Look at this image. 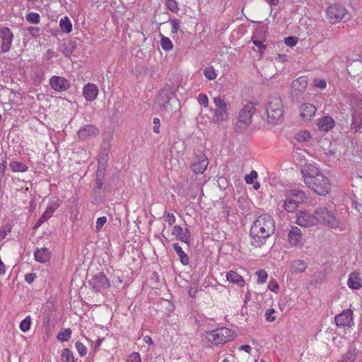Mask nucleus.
I'll use <instances>...</instances> for the list:
<instances>
[{"label": "nucleus", "instance_id": "nucleus-1", "mask_svg": "<svg viewBox=\"0 0 362 362\" xmlns=\"http://www.w3.org/2000/svg\"><path fill=\"white\" fill-rule=\"evenodd\" d=\"M300 173L305 186L315 194L326 196L331 192L329 179L316 165L305 163L302 166Z\"/></svg>", "mask_w": 362, "mask_h": 362}, {"label": "nucleus", "instance_id": "nucleus-2", "mask_svg": "<svg viewBox=\"0 0 362 362\" xmlns=\"http://www.w3.org/2000/svg\"><path fill=\"white\" fill-rule=\"evenodd\" d=\"M275 228V221L271 215L264 214L259 216L250 230V244L256 248L261 247L274 233Z\"/></svg>", "mask_w": 362, "mask_h": 362}, {"label": "nucleus", "instance_id": "nucleus-3", "mask_svg": "<svg viewBox=\"0 0 362 362\" xmlns=\"http://www.w3.org/2000/svg\"><path fill=\"white\" fill-rule=\"evenodd\" d=\"M307 197L303 190L287 189L283 192L281 198L276 199V211L294 213L300 205L306 202Z\"/></svg>", "mask_w": 362, "mask_h": 362}, {"label": "nucleus", "instance_id": "nucleus-4", "mask_svg": "<svg viewBox=\"0 0 362 362\" xmlns=\"http://www.w3.org/2000/svg\"><path fill=\"white\" fill-rule=\"evenodd\" d=\"M267 120L270 124H277L284 117L283 102L279 98H272L266 107Z\"/></svg>", "mask_w": 362, "mask_h": 362}, {"label": "nucleus", "instance_id": "nucleus-5", "mask_svg": "<svg viewBox=\"0 0 362 362\" xmlns=\"http://www.w3.org/2000/svg\"><path fill=\"white\" fill-rule=\"evenodd\" d=\"M255 110V103L252 102L247 103L240 111L236 122V127L242 130L248 127L252 122V116Z\"/></svg>", "mask_w": 362, "mask_h": 362}, {"label": "nucleus", "instance_id": "nucleus-6", "mask_svg": "<svg viewBox=\"0 0 362 362\" xmlns=\"http://www.w3.org/2000/svg\"><path fill=\"white\" fill-rule=\"evenodd\" d=\"M213 102L216 105L214 112V121L216 123L226 122L229 118L228 107L227 103L221 96H216L213 98Z\"/></svg>", "mask_w": 362, "mask_h": 362}, {"label": "nucleus", "instance_id": "nucleus-7", "mask_svg": "<svg viewBox=\"0 0 362 362\" xmlns=\"http://www.w3.org/2000/svg\"><path fill=\"white\" fill-rule=\"evenodd\" d=\"M108 150H105L103 152L98 156V167L96 171V182L95 187L102 189L103 186V181L105 177V170L108 161Z\"/></svg>", "mask_w": 362, "mask_h": 362}, {"label": "nucleus", "instance_id": "nucleus-8", "mask_svg": "<svg viewBox=\"0 0 362 362\" xmlns=\"http://www.w3.org/2000/svg\"><path fill=\"white\" fill-rule=\"evenodd\" d=\"M296 223L301 227L310 228L320 223V218L315 212L301 210L296 214Z\"/></svg>", "mask_w": 362, "mask_h": 362}, {"label": "nucleus", "instance_id": "nucleus-9", "mask_svg": "<svg viewBox=\"0 0 362 362\" xmlns=\"http://www.w3.org/2000/svg\"><path fill=\"white\" fill-rule=\"evenodd\" d=\"M346 13L345 7L339 4H331L326 9V18L331 23L341 21Z\"/></svg>", "mask_w": 362, "mask_h": 362}, {"label": "nucleus", "instance_id": "nucleus-10", "mask_svg": "<svg viewBox=\"0 0 362 362\" xmlns=\"http://www.w3.org/2000/svg\"><path fill=\"white\" fill-rule=\"evenodd\" d=\"M315 214L320 218V223L336 228L339 226L338 221L334 214L325 207H320L315 210Z\"/></svg>", "mask_w": 362, "mask_h": 362}, {"label": "nucleus", "instance_id": "nucleus-11", "mask_svg": "<svg viewBox=\"0 0 362 362\" xmlns=\"http://www.w3.org/2000/svg\"><path fill=\"white\" fill-rule=\"evenodd\" d=\"M334 322L338 327H351L354 325L353 311L351 309L343 310L334 317Z\"/></svg>", "mask_w": 362, "mask_h": 362}, {"label": "nucleus", "instance_id": "nucleus-12", "mask_svg": "<svg viewBox=\"0 0 362 362\" xmlns=\"http://www.w3.org/2000/svg\"><path fill=\"white\" fill-rule=\"evenodd\" d=\"M209 165V159L204 153L196 155L191 165V169L195 174H203Z\"/></svg>", "mask_w": 362, "mask_h": 362}, {"label": "nucleus", "instance_id": "nucleus-13", "mask_svg": "<svg viewBox=\"0 0 362 362\" xmlns=\"http://www.w3.org/2000/svg\"><path fill=\"white\" fill-rule=\"evenodd\" d=\"M303 233L301 230L295 226H291L288 231L287 241L290 247H296L301 243Z\"/></svg>", "mask_w": 362, "mask_h": 362}, {"label": "nucleus", "instance_id": "nucleus-14", "mask_svg": "<svg viewBox=\"0 0 362 362\" xmlns=\"http://www.w3.org/2000/svg\"><path fill=\"white\" fill-rule=\"evenodd\" d=\"M0 37L2 40L1 52H7L11 49L13 35L11 30L5 27L0 29Z\"/></svg>", "mask_w": 362, "mask_h": 362}, {"label": "nucleus", "instance_id": "nucleus-15", "mask_svg": "<svg viewBox=\"0 0 362 362\" xmlns=\"http://www.w3.org/2000/svg\"><path fill=\"white\" fill-rule=\"evenodd\" d=\"M51 87L56 91H65L69 88V82L62 76H53L49 79Z\"/></svg>", "mask_w": 362, "mask_h": 362}, {"label": "nucleus", "instance_id": "nucleus-16", "mask_svg": "<svg viewBox=\"0 0 362 362\" xmlns=\"http://www.w3.org/2000/svg\"><path fill=\"white\" fill-rule=\"evenodd\" d=\"M210 333L214 339H234L236 337L233 329L224 327L213 330Z\"/></svg>", "mask_w": 362, "mask_h": 362}, {"label": "nucleus", "instance_id": "nucleus-17", "mask_svg": "<svg viewBox=\"0 0 362 362\" xmlns=\"http://www.w3.org/2000/svg\"><path fill=\"white\" fill-rule=\"evenodd\" d=\"M316 107L310 103H303L299 107V114L302 119L310 120L315 115Z\"/></svg>", "mask_w": 362, "mask_h": 362}, {"label": "nucleus", "instance_id": "nucleus-18", "mask_svg": "<svg viewBox=\"0 0 362 362\" xmlns=\"http://www.w3.org/2000/svg\"><path fill=\"white\" fill-rule=\"evenodd\" d=\"M308 86V77L302 76L294 80L291 83V90L298 95L303 93Z\"/></svg>", "mask_w": 362, "mask_h": 362}, {"label": "nucleus", "instance_id": "nucleus-19", "mask_svg": "<svg viewBox=\"0 0 362 362\" xmlns=\"http://www.w3.org/2000/svg\"><path fill=\"white\" fill-rule=\"evenodd\" d=\"M348 286L354 290H358L362 287V279L361 274L358 272L354 271L349 274L348 281Z\"/></svg>", "mask_w": 362, "mask_h": 362}, {"label": "nucleus", "instance_id": "nucleus-20", "mask_svg": "<svg viewBox=\"0 0 362 362\" xmlns=\"http://www.w3.org/2000/svg\"><path fill=\"white\" fill-rule=\"evenodd\" d=\"M335 122L331 116H325L319 119L317 126L319 129L325 133H327L334 126Z\"/></svg>", "mask_w": 362, "mask_h": 362}, {"label": "nucleus", "instance_id": "nucleus-21", "mask_svg": "<svg viewBox=\"0 0 362 362\" xmlns=\"http://www.w3.org/2000/svg\"><path fill=\"white\" fill-rule=\"evenodd\" d=\"M226 279L232 284L236 285L239 287H244L245 281L244 278L238 274L235 271L230 270L226 273Z\"/></svg>", "mask_w": 362, "mask_h": 362}, {"label": "nucleus", "instance_id": "nucleus-22", "mask_svg": "<svg viewBox=\"0 0 362 362\" xmlns=\"http://www.w3.org/2000/svg\"><path fill=\"white\" fill-rule=\"evenodd\" d=\"M92 286L93 288L99 290L100 288H108L110 286V282L105 274L100 272L92 279Z\"/></svg>", "mask_w": 362, "mask_h": 362}, {"label": "nucleus", "instance_id": "nucleus-23", "mask_svg": "<svg viewBox=\"0 0 362 362\" xmlns=\"http://www.w3.org/2000/svg\"><path fill=\"white\" fill-rule=\"evenodd\" d=\"M35 259L40 263H47L50 259V252L46 247L37 248L34 253Z\"/></svg>", "mask_w": 362, "mask_h": 362}, {"label": "nucleus", "instance_id": "nucleus-24", "mask_svg": "<svg viewBox=\"0 0 362 362\" xmlns=\"http://www.w3.org/2000/svg\"><path fill=\"white\" fill-rule=\"evenodd\" d=\"M172 235L175 237L176 239L180 240L185 243H187L189 241V235L187 229L184 232L182 228L178 225H175L173 226L172 231Z\"/></svg>", "mask_w": 362, "mask_h": 362}, {"label": "nucleus", "instance_id": "nucleus-25", "mask_svg": "<svg viewBox=\"0 0 362 362\" xmlns=\"http://www.w3.org/2000/svg\"><path fill=\"white\" fill-rule=\"evenodd\" d=\"M173 246L177 255L179 256L181 263L183 265H187L189 264L187 255L182 250V247L177 243H174Z\"/></svg>", "mask_w": 362, "mask_h": 362}, {"label": "nucleus", "instance_id": "nucleus-26", "mask_svg": "<svg viewBox=\"0 0 362 362\" xmlns=\"http://www.w3.org/2000/svg\"><path fill=\"white\" fill-rule=\"evenodd\" d=\"M294 138L299 143L307 142L310 139L311 135L308 130L301 129L296 133Z\"/></svg>", "mask_w": 362, "mask_h": 362}, {"label": "nucleus", "instance_id": "nucleus-27", "mask_svg": "<svg viewBox=\"0 0 362 362\" xmlns=\"http://www.w3.org/2000/svg\"><path fill=\"white\" fill-rule=\"evenodd\" d=\"M59 27L62 31L66 33H69L72 30V24L67 16H64L61 18L59 21Z\"/></svg>", "mask_w": 362, "mask_h": 362}, {"label": "nucleus", "instance_id": "nucleus-28", "mask_svg": "<svg viewBox=\"0 0 362 362\" xmlns=\"http://www.w3.org/2000/svg\"><path fill=\"white\" fill-rule=\"evenodd\" d=\"M10 168L13 172L23 173L28 170V166L21 162L13 161L10 163Z\"/></svg>", "mask_w": 362, "mask_h": 362}, {"label": "nucleus", "instance_id": "nucleus-29", "mask_svg": "<svg viewBox=\"0 0 362 362\" xmlns=\"http://www.w3.org/2000/svg\"><path fill=\"white\" fill-rule=\"evenodd\" d=\"M291 266L295 272H303L307 267V264L305 261L298 259L292 262Z\"/></svg>", "mask_w": 362, "mask_h": 362}, {"label": "nucleus", "instance_id": "nucleus-30", "mask_svg": "<svg viewBox=\"0 0 362 362\" xmlns=\"http://www.w3.org/2000/svg\"><path fill=\"white\" fill-rule=\"evenodd\" d=\"M161 36L160 38V46L162 49L165 51H170L173 49V45L171 40L168 37L164 36L162 34H160Z\"/></svg>", "mask_w": 362, "mask_h": 362}, {"label": "nucleus", "instance_id": "nucleus-31", "mask_svg": "<svg viewBox=\"0 0 362 362\" xmlns=\"http://www.w3.org/2000/svg\"><path fill=\"white\" fill-rule=\"evenodd\" d=\"M62 362H75L73 353L68 349L63 350L62 358Z\"/></svg>", "mask_w": 362, "mask_h": 362}, {"label": "nucleus", "instance_id": "nucleus-32", "mask_svg": "<svg viewBox=\"0 0 362 362\" xmlns=\"http://www.w3.org/2000/svg\"><path fill=\"white\" fill-rule=\"evenodd\" d=\"M204 75L209 80H214L217 77V74L213 66L206 67L204 70Z\"/></svg>", "mask_w": 362, "mask_h": 362}, {"label": "nucleus", "instance_id": "nucleus-33", "mask_svg": "<svg viewBox=\"0 0 362 362\" xmlns=\"http://www.w3.org/2000/svg\"><path fill=\"white\" fill-rule=\"evenodd\" d=\"M255 275L257 276V284H262L265 283L268 277L267 272L264 269L257 271L255 272Z\"/></svg>", "mask_w": 362, "mask_h": 362}, {"label": "nucleus", "instance_id": "nucleus-34", "mask_svg": "<svg viewBox=\"0 0 362 362\" xmlns=\"http://www.w3.org/2000/svg\"><path fill=\"white\" fill-rule=\"evenodd\" d=\"M57 207L58 204H57L47 206V208L42 215V218H45L46 221L49 219L53 215L54 211L57 209Z\"/></svg>", "mask_w": 362, "mask_h": 362}, {"label": "nucleus", "instance_id": "nucleus-35", "mask_svg": "<svg viewBox=\"0 0 362 362\" xmlns=\"http://www.w3.org/2000/svg\"><path fill=\"white\" fill-rule=\"evenodd\" d=\"M352 124L354 128H360L362 125V113L355 112L352 116Z\"/></svg>", "mask_w": 362, "mask_h": 362}, {"label": "nucleus", "instance_id": "nucleus-36", "mask_svg": "<svg viewBox=\"0 0 362 362\" xmlns=\"http://www.w3.org/2000/svg\"><path fill=\"white\" fill-rule=\"evenodd\" d=\"M356 352L355 350L349 351L342 356L341 360L339 362H354L356 359Z\"/></svg>", "mask_w": 362, "mask_h": 362}, {"label": "nucleus", "instance_id": "nucleus-37", "mask_svg": "<svg viewBox=\"0 0 362 362\" xmlns=\"http://www.w3.org/2000/svg\"><path fill=\"white\" fill-rule=\"evenodd\" d=\"M31 324V317L30 316H27L23 320H22L20 323V329L22 332H25L28 331L30 327Z\"/></svg>", "mask_w": 362, "mask_h": 362}, {"label": "nucleus", "instance_id": "nucleus-38", "mask_svg": "<svg viewBox=\"0 0 362 362\" xmlns=\"http://www.w3.org/2000/svg\"><path fill=\"white\" fill-rule=\"evenodd\" d=\"M26 20L29 23L37 24L40 22V16L37 13L31 12L27 15Z\"/></svg>", "mask_w": 362, "mask_h": 362}, {"label": "nucleus", "instance_id": "nucleus-39", "mask_svg": "<svg viewBox=\"0 0 362 362\" xmlns=\"http://www.w3.org/2000/svg\"><path fill=\"white\" fill-rule=\"evenodd\" d=\"M258 174L257 171L252 170L250 174L246 175L245 177V182L248 185L254 183L255 180L257 178Z\"/></svg>", "mask_w": 362, "mask_h": 362}, {"label": "nucleus", "instance_id": "nucleus-40", "mask_svg": "<svg viewBox=\"0 0 362 362\" xmlns=\"http://www.w3.org/2000/svg\"><path fill=\"white\" fill-rule=\"evenodd\" d=\"M165 221L169 226L173 225L176 221V218L174 214L168 211H165L164 214Z\"/></svg>", "mask_w": 362, "mask_h": 362}, {"label": "nucleus", "instance_id": "nucleus-41", "mask_svg": "<svg viewBox=\"0 0 362 362\" xmlns=\"http://www.w3.org/2000/svg\"><path fill=\"white\" fill-rule=\"evenodd\" d=\"M197 100L200 105H202L204 107H207L209 106V98L206 94H204V93L199 94V95L197 97Z\"/></svg>", "mask_w": 362, "mask_h": 362}, {"label": "nucleus", "instance_id": "nucleus-42", "mask_svg": "<svg viewBox=\"0 0 362 362\" xmlns=\"http://www.w3.org/2000/svg\"><path fill=\"white\" fill-rule=\"evenodd\" d=\"M71 337L70 329H62L57 336V339H69Z\"/></svg>", "mask_w": 362, "mask_h": 362}, {"label": "nucleus", "instance_id": "nucleus-43", "mask_svg": "<svg viewBox=\"0 0 362 362\" xmlns=\"http://www.w3.org/2000/svg\"><path fill=\"white\" fill-rule=\"evenodd\" d=\"M275 310L273 308H269L265 312V319L268 322H274L276 320V317L274 316Z\"/></svg>", "mask_w": 362, "mask_h": 362}, {"label": "nucleus", "instance_id": "nucleus-44", "mask_svg": "<svg viewBox=\"0 0 362 362\" xmlns=\"http://www.w3.org/2000/svg\"><path fill=\"white\" fill-rule=\"evenodd\" d=\"M107 222V218L105 216H101L98 218L96 221L95 229L98 232L101 230L103 226Z\"/></svg>", "mask_w": 362, "mask_h": 362}, {"label": "nucleus", "instance_id": "nucleus-45", "mask_svg": "<svg viewBox=\"0 0 362 362\" xmlns=\"http://www.w3.org/2000/svg\"><path fill=\"white\" fill-rule=\"evenodd\" d=\"M127 362H141L140 354L138 352H133L129 355Z\"/></svg>", "mask_w": 362, "mask_h": 362}, {"label": "nucleus", "instance_id": "nucleus-46", "mask_svg": "<svg viewBox=\"0 0 362 362\" xmlns=\"http://www.w3.org/2000/svg\"><path fill=\"white\" fill-rule=\"evenodd\" d=\"M170 23L171 24V34L177 33L180 28L179 21L177 19H173Z\"/></svg>", "mask_w": 362, "mask_h": 362}, {"label": "nucleus", "instance_id": "nucleus-47", "mask_svg": "<svg viewBox=\"0 0 362 362\" xmlns=\"http://www.w3.org/2000/svg\"><path fill=\"white\" fill-rule=\"evenodd\" d=\"M268 288L270 291L274 292L275 293H277L279 290V286L276 280L272 279V280H270V281L269 283Z\"/></svg>", "mask_w": 362, "mask_h": 362}, {"label": "nucleus", "instance_id": "nucleus-48", "mask_svg": "<svg viewBox=\"0 0 362 362\" xmlns=\"http://www.w3.org/2000/svg\"><path fill=\"white\" fill-rule=\"evenodd\" d=\"M297 42H298L297 38L295 37H292V36L286 37L284 40L285 44L287 46L291 47L295 46L297 44Z\"/></svg>", "mask_w": 362, "mask_h": 362}, {"label": "nucleus", "instance_id": "nucleus-49", "mask_svg": "<svg viewBox=\"0 0 362 362\" xmlns=\"http://www.w3.org/2000/svg\"><path fill=\"white\" fill-rule=\"evenodd\" d=\"M76 348L78 351V353L81 356H83L86 354V348L82 343H81L80 341H78L76 343Z\"/></svg>", "mask_w": 362, "mask_h": 362}, {"label": "nucleus", "instance_id": "nucleus-50", "mask_svg": "<svg viewBox=\"0 0 362 362\" xmlns=\"http://www.w3.org/2000/svg\"><path fill=\"white\" fill-rule=\"evenodd\" d=\"M166 5L168 8L173 12L176 11L177 9V4L175 0H168Z\"/></svg>", "mask_w": 362, "mask_h": 362}, {"label": "nucleus", "instance_id": "nucleus-51", "mask_svg": "<svg viewBox=\"0 0 362 362\" xmlns=\"http://www.w3.org/2000/svg\"><path fill=\"white\" fill-rule=\"evenodd\" d=\"M313 85L317 88H325L327 83L324 79H317L314 81Z\"/></svg>", "mask_w": 362, "mask_h": 362}, {"label": "nucleus", "instance_id": "nucleus-52", "mask_svg": "<svg viewBox=\"0 0 362 362\" xmlns=\"http://www.w3.org/2000/svg\"><path fill=\"white\" fill-rule=\"evenodd\" d=\"M36 278V274L34 273H28L25 275V280L28 284H32Z\"/></svg>", "mask_w": 362, "mask_h": 362}, {"label": "nucleus", "instance_id": "nucleus-53", "mask_svg": "<svg viewBox=\"0 0 362 362\" xmlns=\"http://www.w3.org/2000/svg\"><path fill=\"white\" fill-rule=\"evenodd\" d=\"M153 132L156 134L160 132V119L157 117L153 118Z\"/></svg>", "mask_w": 362, "mask_h": 362}, {"label": "nucleus", "instance_id": "nucleus-54", "mask_svg": "<svg viewBox=\"0 0 362 362\" xmlns=\"http://www.w3.org/2000/svg\"><path fill=\"white\" fill-rule=\"evenodd\" d=\"M83 95L85 96V98H86V100H90L89 96H90V83L86 84V86L83 88Z\"/></svg>", "mask_w": 362, "mask_h": 362}, {"label": "nucleus", "instance_id": "nucleus-55", "mask_svg": "<svg viewBox=\"0 0 362 362\" xmlns=\"http://www.w3.org/2000/svg\"><path fill=\"white\" fill-rule=\"evenodd\" d=\"M112 138H113L112 134H111V133H107L106 134V136H104V141L107 142L108 147L110 146V144L112 140Z\"/></svg>", "mask_w": 362, "mask_h": 362}, {"label": "nucleus", "instance_id": "nucleus-56", "mask_svg": "<svg viewBox=\"0 0 362 362\" xmlns=\"http://www.w3.org/2000/svg\"><path fill=\"white\" fill-rule=\"evenodd\" d=\"M91 91H92V97H93V98H92V100H93L98 94V89L97 86L93 83H92Z\"/></svg>", "mask_w": 362, "mask_h": 362}, {"label": "nucleus", "instance_id": "nucleus-57", "mask_svg": "<svg viewBox=\"0 0 362 362\" xmlns=\"http://www.w3.org/2000/svg\"><path fill=\"white\" fill-rule=\"evenodd\" d=\"M240 350L244 351L247 353H250L251 351V347L249 345H242L240 346Z\"/></svg>", "mask_w": 362, "mask_h": 362}, {"label": "nucleus", "instance_id": "nucleus-58", "mask_svg": "<svg viewBox=\"0 0 362 362\" xmlns=\"http://www.w3.org/2000/svg\"><path fill=\"white\" fill-rule=\"evenodd\" d=\"M86 131V128H83V129H81L78 132V136L79 138L81 139H85V132Z\"/></svg>", "mask_w": 362, "mask_h": 362}, {"label": "nucleus", "instance_id": "nucleus-59", "mask_svg": "<svg viewBox=\"0 0 362 362\" xmlns=\"http://www.w3.org/2000/svg\"><path fill=\"white\" fill-rule=\"evenodd\" d=\"M46 220L41 216L37 221L35 223V228L39 227L43 222H45Z\"/></svg>", "mask_w": 362, "mask_h": 362}, {"label": "nucleus", "instance_id": "nucleus-60", "mask_svg": "<svg viewBox=\"0 0 362 362\" xmlns=\"http://www.w3.org/2000/svg\"><path fill=\"white\" fill-rule=\"evenodd\" d=\"M269 4L276 6L279 4V0H265Z\"/></svg>", "mask_w": 362, "mask_h": 362}, {"label": "nucleus", "instance_id": "nucleus-61", "mask_svg": "<svg viewBox=\"0 0 362 362\" xmlns=\"http://www.w3.org/2000/svg\"><path fill=\"white\" fill-rule=\"evenodd\" d=\"M253 43L259 47H263V42L259 40H253Z\"/></svg>", "mask_w": 362, "mask_h": 362}, {"label": "nucleus", "instance_id": "nucleus-62", "mask_svg": "<svg viewBox=\"0 0 362 362\" xmlns=\"http://www.w3.org/2000/svg\"><path fill=\"white\" fill-rule=\"evenodd\" d=\"M253 184V187L255 189L257 190L260 188V184L259 182H255Z\"/></svg>", "mask_w": 362, "mask_h": 362}, {"label": "nucleus", "instance_id": "nucleus-63", "mask_svg": "<svg viewBox=\"0 0 362 362\" xmlns=\"http://www.w3.org/2000/svg\"><path fill=\"white\" fill-rule=\"evenodd\" d=\"M98 130L97 129H93V128L92 127V132H91L92 135H93V134H98Z\"/></svg>", "mask_w": 362, "mask_h": 362}, {"label": "nucleus", "instance_id": "nucleus-64", "mask_svg": "<svg viewBox=\"0 0 362 362\" xmlns=\"http://www.w3.org/2000/svg\"><path fill=\"white\" fill-rule=\"evenodd\" d=\"M100 342H101V341H97V343H96V344H95V346H96V347H98V346L100 345Z\"/></svg>", "mask_w": 362, "mask_h": 362}]
</instances>
